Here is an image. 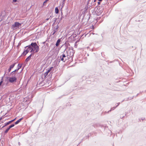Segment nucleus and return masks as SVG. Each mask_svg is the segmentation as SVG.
I'll use <instances>...</instances> for the list:
<instances>
[{"label":"nucleus","instance_id":"8","mask_svg":"<svg viewBox=\"0 0 146 146\" xmlns=\"http://www.w3.org/2000/svg\"><path fill=\"white\" fill-rule=\"evenodd\" d=\"M16 64V63L15 62L10 66L8 70V74L10 72L11 69L14 68Z\"/></svg>","mask_w":146,"mask_h":146},{"label":"nucleus","instance_id":"23","mask_svg":"<svg viewBox=\"0 0 146 146\" xmlns=\"http://www.w3.org/2000/svg\"><path fill=\"white\" fill-rule=\"evenodd\" d=\"M134 96H133V97H129V98H127V100H125V101H127L128 100H131L132 99H133L134 97Z\"/></svg>","mask_w":146,"mask_h":146},{"label":"nucleus","instance_id":"39","mask_svg":"<svg viewBox=\"0 0 146 146\" xmlns=\"http://www.w3.org/2000/svg\"><path fill=\"white\" fill-rule=\"evenodd\" d=\"M57 18H54V23H55L56 20H57Z\"/></svg>","mask_w":146,"mask_h":146},{"label":"nucleus","instance_id":"42","mask_svg":"<svg viewBox=\"0 0 146 146\" xmlns=\"http://www.w3.org/2000/svg\"><path fill=\"white\" fill-rule=\"evenodd\" d=\"M91 136V134H90V133L89 134H88V136H87L88 137V138H89V137Z\"/></svg>","mask_w":146,"mask_h":146},{"label":"nucleus","instance_id":"54","mask_svg":"<svg viewBox=\"0 0 146 146\" xmlns=\"http://www.w3.org/2000/svg\"><path fill=\"white\" fill-rule=\"evenodd\" d=\"M139 93L137 94V95H136V96L135 97H137V96L139 95Z\"/></svg>","mask_w":146,"mask_h":146},{"label":"nucleus","instance_id":"20","mask_svg":"<svg viewBox=\"0 0 146 146\" xmlns=\"http://www.w3.org/2000/svg\"><path fill=\"white\" fill-rule=\"evenodd\" d=\"M87 9H85L84 11H82V14H84V16L85 14H86V13H87Z\"/></svg>","mask_w":146,"mask_h":146},{"label":"nucleus","instance_id":"30","mask_svg":"<svg viewBox=\"0 0 146 146\" xmlns=\"http://www.w3.org/2000/svg\"><path fill=\"white\" fill-rule=\"evenodd\" d=\"M49 0H45L43 2V5L44 6L45 5L44 4L45 3H46L47 1H48Z\"/></svg>","mask_w":146,"mask_h":146},{"label":"nucleus","instance_id":"49","mask_svg":"<svg viewBox=\"0 0 146 146\" xmlns=\"http://www.w3.org/2000/svg\"><path fill=\"white\" fill-rule=\"evenodd\" d=\"M21 45V43L20 42L18 44V46H20Z\"/></svg>","mask_w":146,"mask_h":146},{"label":"nucleus","instance_id":"16","mask_svg":"<svg viewBox=\"0 0 146 146\" xmlns=\"http://www.w3.org/2000/svg\"><path fill=\"white\" fill-rule=\"evenodd\" d=\"M16 119V118L13 120L9 121L7 123H6V125H9L10 123H11L14 121Z\"/></svg>","mask_w":146,"mask_h":146},{"label":"nucleus","instance_id":"36","mask_svg":"<svg viewBox=\"0 0 146 146\" xmlns=\"http://www.w3.org/2000/svg\"><path fill=\"white\" fill-rule=\"evenodd\" d=\"M84 140H86V139H87L88 138V137L87 136H85V137H84Z\"/></svg>","mask_w":146,"mask_h":146},{"label":"nucleus","instance_id":"47","mask_svg":"<svg viewBox=\"0 0 146 146\" xmlns=\"http://www.w3.org/2000/svg\"><path fill=\"white\" fill-rule=\"evenodd\" d=\"M49 18H50L49 17L48 18H47V19H46L45 20V21H48L49 19Z\"/></svg>","mask_w":146,"mask_h":146},{"label":"nucleus","instance_id":"38","mask_svg":"<svg viewBox=\"0 0 146 146\" xmlns=\"http://www.w3.org/2000/svg\"><path fill=\"white\" fill-rule=\"evenodd\" d=\"M64 3H65L64 2H63V3H62V7H63L64 6Z\"/></svg>","mask_w":146,"mask_h":146},{"label":"nucleus","instance_id":"29","mask_svg":"<svg viewBox=\"0 0 146 146\" xmlns=\"http://www.w3.org/2000/svg\"><path fill=\"white\" fill-rule=\"evenodd\" d=\"M61 16L62 18H64L63 13L62 11H61Z\"/></svg>","mask_w":146,"mask_h":146},{"label":"nucleus","instance_id":"25","mask_svg":"<svg viewBox=\"0 0 146 146\" xmlns=\"http://www.w3.org/2000/svg\"><path fill=\"white\" fill-rule=\"evenodd\" d=\"M15 124H12L11 125H9L8 127L10 129L11 128L14 127L15 126Z\"/></svg>","mask_w":146,"mask_h":146},{"label":"nucleus","instance_id":"11","mask_svg":"<svg viewBox=\"0 0 146 146\" xmlns=\"http://www.w3.org/2000/svg\"><path fill=\"white\" fill-rule=\"evenodd\" d=\"M33 55H34V53H31L29 56L26 58L25 60V62L26 63H27V62H28L30 60L31 57Z\"/></svg>","mask_w":146,"mask_h":146},{"label":"nucleus","instance_id":"60","mask_svg":"<svg viewBox=\"0 0 146 146\" xmlns=\"http://www.w3.org/2000/svg\"><path fill=\"white\" fill-rule=\"evenodd\" d=\"M97 0H94V2H96Z\"/></svg>","mask_w":146,"mask_h":146},{"label":"nucleus","instance_id":"21","mask_svg":"<svg viewBox=\"0 0 146 146\" xmlns=\"http://www.w3.org/2000/svg\"><path fill=\"white\" fill-rule=\"evenodd\" d=\"M9 129H10L8 127V128L6 129L4 131L5 135L7 133H8V131H9Z\"/></svg>","mask_w":146,"mask_h":146},{"label":"nucleus","instance_id":"34","mask_svg":"<svg viewBox=\"0 0 146 146\" xmlns=\"http://www.w3.org/2000/svg\"><path fill=\"white\" fill-rule=\"evenodd\" d=\"M63 18H62L61 17V18H60L59 21H58V24L62 20V19Z\"/></svg>","mask_w":146,"mask_h":146},{"label":"nucleus","instance_id":"4","mask_svg":"<svg viewBox=\"0 0 146 146\" xmlns=\"http://www.w3.org/2000/svg\"><path fill=\"white\" fill-rule=\"evenodd\" d=\"M23 64V63H22L21 64H19L18 65L17 69L15 70L14 71L11 72L8 75L9 76H13L14 75H15V72H17L21 68Z\"/></svg>","mask_w":146,"mask_h":146},{"label":"nucleus","instance_id":"26","mask_svg":"<svg viewBox=\"0 0 146 146\" xmlns=\"http://www.w3.org/2000/svg\"><path fill=\"white\" fill-rule=\"evenodd\" d=\"M76 36V34H75V35H71V36H70V37L71 38H75Z\"/></svg>","mask_w":146,"mask_h":146},{"label":"nucleus","instance_id":"43","mask_svg":"<svg viewBox=\"0 0 146 146\" xmlns=\"http://www.w3.org/2000/svg\"><path fill=\"white\" fill-rule=\"evenodd\" d=\"M5 83H4V82H3V84H2V85H1V86H2V87H3V86L5 85Z\"/></svg>","mask_w":146,"mask_h":146},{"label":"nucleus","instance_id":"45","mask_svg":"<svg viewBox=\"0 0 146 146\" xmlns=\"http://www.w3.org/2000/svg\"><path fill=\"white\" fill-rule=\"evenodd\" d=\"M41 83H42V82H40V83L38 84V85H39L40 86H43V85H41Z\"/></svg>","mask_w":146,"mask_h":146},{"label":"nucleus","instance_id":"46","mask_svg":"<svg viewBox=\"0 0 146 146\" xmlns=\"http://www.w3.org/2000/svg\"><path fill=\"white\" fill-rule=\"evenodd\" d=\"M101 2H100L99 1L98 2V5H99L101 3Z\"/></svg>","mask_w":146,"mask_h":146},{"label":"nucleus","instance_id":"37","mask_svg":"<svg viewBox=\"0 0 146 146\" xmlns=\"http://www.w3.org/2000/svg\"><path fill=\"white\" fill-rule=\"evenodd\" d=\"M124 117V116H123L122 115H120V117L122 119Z\"/></svg>","mask_w":146,"mask_h":146},{"label":"nucleus","instance_id":"61","mask_svg":"<svg viewBox=\"0 0 146 146\" xmlns=\"http://www.w3.org/2000/svg\"><path fill=\"white\" fill-rule=\"evenodd\" d=\"M143 92H140V93H139V94H141V93H142Z\"/></svg>","mask_w":146,"mask_h":146},{"label":"nucleus","instance_id":"56","mask_svg":"<svg viewBox=\"0 0 146 146\" xmlns=\"http://www.w3.org/2000/svg\"><path fill=\"white\" fill-rule=\"evenodd\" d=\"M55 23L54 22V23H53L52 25V26H54V25L55 24Z\"/></svg>","mask_w":146,"mask_h":146},{"label":"nucleus","instance_id":"12","mask_svg":"<svg viewBox=\"0 0 146 146\" xmlns=\"http://www.w3.org/2000/svg\"><path fill=\"white\" fill-rule=\"evenodd\" d=\"M116 108V107H114L113 108H111L110 110L108 111V112L105 111L104 112L102 113L101 114L102 115H105L107 113H109V112H111L112 110H114L115 108Z\"/></svg>","mask_w":146,"mask_h":146},{"label":"nucleus","instance_id":"35","mask_svg":"<svg viewBox=\"0 0 146 146\" xmlns=\"http://www.w3.org/2000/svg\"><path fill=\"white\" fill-rule=\"evenodd\" d=\"M68 48V46H67L66 45H65V49L64 50V52L66 50V49H67Z\"/></svg>","mask_w":146,"mask_h":146},{"label":"nucleus","instance_id":"9","mask_svg":"<svg viewBox=\"0 0 146 146\" xmlns=\"http://www.w3.org/2000/svg\"><path fill=\"white\" fill-rule=\"evenodd\" d=\"M53 68V67H51L50 68H48L47 71L46 72L44 73V78H45L46 76L48 75V73Z\"/></svg>","mask_w":146,"mask_h":146},{"label":"nucleus","instance_id":"6","mask_svg":"<svg viewBox=\"0 0 146 146\" xmlns=\"http://www.w3.org/2000/svg\"><path fill=\"white\" fill-rule=\"evenodd\" d=\"M22 24L17 22H15L11 26V29L13 30L18 28Z\"/></svg>","mask_w":146,"mask_h":146},{"label":"nucleus","instance_id":"32","mask_svg":"<svg viewBox=\"0 0 146 146\" xmlns=\"http://www.w3.org/2000/svg\"><path fill=\"white\" fill-rule=\"evenodd\" d=\"M84 139V138L82 139L81 140V142L79 143L78 145H79L81 142H82L83 141H84L85 140Z\"/></svg>","mask_w":146,"mask_h":146},{"label":"nucleus","instance_id":"48","mask_svg":"<svg viewBox=\"0 0 146 146\" xmlns=\"http://www.w3.org/2000/svg\"><path fill=\"white\" fill-rule=\"evenodd\" d=\"M141 120H142V121H143L145 119V118H141Z\"/></svg>","mask_w":146,"mask_h":146},{"label":"nucleus","instance_id":"27","mask_svg":"<svg viewBox=\"0 0 146 146\" xmlns=\"http://www.w3.org/2000/svg\"><path fill=\"white\" fill-rule=\"evenodd\" d=\"M56 32V31L53 30L52 32L51 33V34L52 35H54Z\"/></svg>","mask_w":146,"mask_h":146},{"label":"nucleus","instance_id":"24","mask_svg":"<svg viewBox=\"0 0 146 146\" xmlns=\"http://www.w3.org/2000/svg\"><path fill=\"white\" fill-rule=\"evenodd\" d=\"M5 73L4 74V76H3L1 77V79L0 80V82H2V83H3V78H4V76L5 75Z\"/></svg>","mask_w":146,"mask_h":146},{"label":"nucleus","instance_id":"19","mask_svg":"<svg viewBox=\"0 0 146 146\" xmlns=\"http://www.w3.org/2000/svg\"><path fill=\"white\" fill-rule=\"evenodd\" d=\"M93 126L94 127H96L101 126V124H100V123H97V124H95L93 125Z\"/></svg>","mask_w":146,"mask_h":146},{"label":"nucleus","instance_id":"41","mask_svg":"<svg viewBox=\"0 0 146 146\" xmlns=\"http://www.w3.org/2000/svg\"><path fill=\"white\" fill-rule=\"evenodd\" d=\"M17 1V0H13V3H15Z\"/></svg>","mask_w":146,"mask_h":146},{"label":"nucleus","instance_id":"64","mask_svg":"<svg viewBox=\"0 0 146 146\" xmlns=\"http://www.w3.org/2000/svg\"><path fill=\"white\" fill-rule=\"evenodd\" d=\"M20 143L19 142V143H18V144H19V145H20Z\"/></svg>","mask_w":146,"mask_h":146},{"label":"nucleus","instance_id":"10","mask_svg":"<svg viewBox=\"0 0 146 146\" xmlns=\"http://www.w3.org/2000/svg\"><path fill=\"white\" fill-rule=\"evenodd\" d=\"M29 52V50H28V49H24L23 52L22 53L21 55V56H20L19 58L21 56H25L26 55V54L28 53Z\"/></svg>","mask_w":146,"mask_h":146},{"label":"nucleus","instance_id":"2","mask_svg":"<svg viewBox=\"0 0 146 146\" xmlns=\"http://www.w3.org/2000/svg\"><path fill=\"white\" fill-rule=\"evenodd\" d=\"M30 46L35 50V52L37 53L39 51V46L38 45L36 42H32L30 44Z\"/></svg>","mask_w":146,"mask_h":146},{"label":"nucleus","instance_id":"59","mask_svg":"<svg viewBox=\"0 0 146 146\" xmlns=\"http://www.w3.org/2000/svg\"><path fill=\"white\" fill-rule=\"evenodd\" d=\"M52 17V15H50V17Z\"/></svg>","mask_w":146,"mask_h":146},{"label":"nucleus","instance_id":"63","mask_svg":"<svg viewBox=\"0 0 146 146\" xmlns=\"http://www.w3.org/2000/svg\"><path fill=\"white\" fill-rule=\"evenodd\" d=\"M65 0H63V2H64Z\"/></svg>","mask_w":146,"mask_h":146},{"label":"nucleus","instance_id":"58","mask_svg":"<svg viewBox=\"0 0 146 146\" xmlns=\"http://www.w3.org/2000/svg\"><path fill=\"white\" fill-rule=\"evenodd\" d=\"M127 113V112H125V115H126Z\"/></svg>","mask_w":146,"mask_h":146},{"label":"nucleus","instance_id":"15","mask_svg":"<svg viewBox=\"0 0 146 146\" xmlns=\"http://www.w3.org/2000/svg\"><path fill=\"white\" fill-rule=\"evenodd\" d=\"M23 119V117H21L16 122H15V125H17L18 124L19 122H20Z\"/></svg>","mask_w":146,"mask_h":146},{"label":"nucleus","instance_id":"31","mask_svg":"<svg viewBox=\"0 0 146 146\" xmlns=\"http://www.w3.org/2000/svg\"><path fill=\"white\" fill-rule=\"evenodd\" d=\"M7 125H6V123H4V125H3L1 129H2L3 128V127H4L7 126Z\"/></svg>","mask_w":146,"mask_h":146},{"label":"nucleus","instance_id":"55","mask_svg":"<svg viewBox=\"0 0 146 146\" xmlns=\"http://www.w3.org/2000/svg\"><path fill=\"white\" fill-rule=\"evenodd\" d=\"M141 119H140V118H139V121H141Z\"/></svg>","mask_w":146,"mask_h":146},{"label":"nucleus","instance_id":"22","mask_svg":"<svg viewBox=\"0 0 146 146\" xmlns=\"http://www.w3.org/2000/svg\"><path fill=\"white\" fill-rule=\"evenodd\" d=\"M72 60V56L70 57L69 58V60H68V62L69 61V62H71Z\"/></svg>","mask_w":146,"mask_h":146},{"label":"nucleus","instance_id":"40","mask_svg":"<svg viewBox=\"0 0 146 146\" xmlns=\"http://www.w3.org/2000/svg\"><path fill=\"white\" fill-rule=\"evenodd\" d=\"M25 66H23V67L22 68V70H21V72H20L19 73H20L22 72V71L23 70Z\"/></svg>","mask_w":146,"mask_h":146},{"label":"nucleus","instance_id":"53","mask_svg":"<svg viewBox=\"0 0 146 146\" xmlns=\"http://www.w3.org/2000/svg\"><path fill=\"white\" fill-rule=\"evenodd\" d=\"M127 100V98L126 99H124L122 101V102H123V101H124V100H125H125Z\"/></svg>","mask_w":146,"mask_h":146},{"label":"nucleus","instance_id":"1","mask_svg":"<svg viewBox=\"0 0 146 146\" xmlns=\"http://www.w3.org/2000/svg\"><path fill=\"white\" fill-rule=\"evenodd\" d=\"M11 76V77L7 76L5 78L7 81L11 83L16 82L17 81V79L15 76V75H14L13 76Z\"/></svg>","mask_w":146,"mask_h":146},{"label":"nucleus","instance_id":"17","mask_svg":"<svg viewBox=\"0 0 146 146\" xmlns=\"http://www.w3.org/2000/svg\"><path fill=\"white\" fill-rule=\"evenodd\" d=\"M55 12L56 14H58L59 13V10H58V7H56L55 8Z\"/></svg>","mask_w":146,"mask_h":146},{"label":"nucleus","instance_id":"51","mask_svg":"<svg viewBox=\"0 0 146 146\" xmlns=\"http://www.w3.org/2000/svg\"><path fill=\"white\" fill-rule=\"evenodd\" d=\"M2 117H3V116L2 117H0V121L3 119Z\"/></svg>","mask_w":146,"mask_h":146},{"label":"nucleus","instance_id":"33","mask_svg":"<svg viewBox=\"0 0 146 146\" xmlns=\"http://www.w3.org/2000/svg\"><path fill=\"white\" fill-rule=\"evenodd\" d=\"M30 46V44L29 45H28V46H25V49H26L27 48V49H28V50H29V48H28V47H29L28 46Z\"/></svg>","mask_w":146,"mask_h":146},{"label":"nucleus","instance_id":"18","mask_svg":"<svg viewBox=\"0 0 146 146\" xmlns=\"http://www.w3.org/2000/svg\"><path fill=\"white\" fill-rule=\"evenodd\" d=\"M58 25V24L56 27H54V29H53L54 30L56 31V32L58 31V29L59 28V26Z\"/></svg>","mask_w":146,"mask_h":146},{"label":"nucleus","instance_id":"50","mask_svg":"<svg viewBox=\"0 0 146 146\" xmlns=\"http://www.w3.org/2000/svg\"><path fill=\"white\" fill-rule=\"evenodd\" d=\"M2 84L3 83H2V82H0V86L2 85Z\"/></svg>","mask_w":146,"mask_h":146},{"label":"nucleus","instance_id":"7","mask_svg":"<svg viewBox=\"0 0 146 146\" xmlns=\"http://www.w3.org/2000/svg\"><path fill=\"white\" fill-rule=\"evenodd\" d=\"M95 13L98 15H101L103 13V9L98 7L95 11Z\"/></svg>","mask_w":146,"mask_h":146},{"label":"nucleus","instance_id":"13","mask_svg":"<svg viewBox=\"0 0 146 146\" xmlns=\"http://www.w3.org/2000/svg\"><path fill=\"white\" fill-rule=\"evenodd\" d=\"M61 38H59L57 40L55 44V45L56 47H58L60 45Z\"/></svg>","mask_w":146,"mask_h":146},{"label":"nucleus","instance_id":"57","mask_svg":"<svg viewBox=\"0 0 146 146\" xmlns=\"http://www.w3.org/2000/svg\"><path fill=\"white\" fill-rule=\"evenodd\" d=\"M103 0H98V1L101 2Z\"/></svg>","mask_w":146,"mask_h":146},{"label":"nucleus","instance_id":"52","mask_svg":"<svg viewBox=\"0 0 146 146\" xmlns=\"http://www.w3.org/2000/svg\"><path fill=\"white\" fill-rule=\"evenodd\" d=\"M104 35V33H102V34H101V36H102V37H103V36Z\"/></svg>","mask_w":146,"mask_h":146},{"label":"nucleus","instance_id":"28","mask_svg":"<svg viewBox=\"0 0 146 146\" xmlns=\"http://www.w3.org/2000/svg\"><path fill=\"white\" fill-rule=\"evenodd\" d=\"M90 16H91V15L90 14H89V13H88V14L87 15V18H88V20H89V19H90Z\"/></svg>","mask_w":146,"mask_h":146},{"label":"nucleus","instance_id":"44","mask_svg":"<svg viewBox=\"0 0 146 146\" xmlns=\"http://www.w3.org/2000/svg\"><path fill=\"white\" fill-rule=\"evenodd\" d=\"M120 104V103H116V104H117V106H116L115 107H117Z\"/></svg>","mask_w":146,"mask_h":146},{"label":"nucleus","instance_id":"5","mask_svg":"<svg viewBox=\"0 0 146 146\" xmlns=\"http://www.w3.org/2000/svg\"><path fill=\"white\" fill-rule=\"evenodd\" d=\"M73 50V48L72 47H69L68 50H66V52H67V54L69 55L70 57L73 56H74V52Z\"/></svg>","mask_w":146,"mask_h":146},{"label":"nucleus","instance_id":"3","mask_svg":"<svg viewBox=\"0 0 146 146\" xmlns=\"http://www.w3.org/2000/svg\"><path fill=\"white\" fill-rule=\"evenodd\" d=\"M70 57V56H69V54H67L66 55L65 54L63 53L60 56V60L64 62L67 63Z\"/></svg>","mask_w":146,"mask_h":146},{"label":"nucleus","instance_id":"62","mask_svg":"<svg viewBox=\"0 0 146 146\" xmlns=\"http://www.w3.org/2000/svg\"><path fill=\"white\" fill-rule=\"evenodd\" d=\"M45 43V42H43V44H44Z\"/></svg>","mask_w":146,"mask_h":146},{"label":"nucleus","instance_id":"14","mask_svg":"<svg viewBox=\"0 0 146 146\" xmlns=\"http://www.w3.org/2000/svg\"><path fill=\"white\" fill-rule=\"evenodd\" d=\"M28 47V48H29V50H31L30 51V52L31 53H34V54L35 53V50H34V49L32 48V47H30V46H29Z\"/></svg>","mask_w":146,"mask_h":146}]
</instances>
